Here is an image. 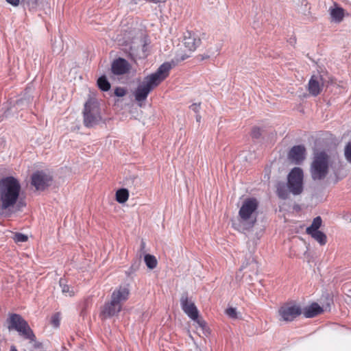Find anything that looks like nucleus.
<instances>
[{
  "label": "nucleus",
  "mask_w": 351,
  "mask_h": 351,
  "mask_svg": "<svg viewBox=\"0 0 351 351\" xmlns=\"http://www.w3.org/2000/svg\"><path fill=\"white\" fill-rule=\"evenodd\" d=\"M171 69V64L165 62L159 66L154 73L146 77L135 90V99L138 102L145 101L151 90L159 85L169 75Z\"/></svg>",
  "instance_id": "nucleus-1"
},
{
  "label": "nucleus",
  "mask_w": 351,
  "mask_h": 351,
  "mask_svg": "<svg viewBox=\"0 0 351 351\" xmlns=\"http://www.w3.org/2000/svg\"><path fill=\"white\" fill-rule=\"evenodd\" d=\"M52 180V178L50 175L42 171H38L34 173L32 176V184L38 191H44L48 187Z\"/></svg>",
  "instance_id": "nucleus-9"
},
{
  "label": "nucleus",
  "mask_w": 351,
  "mask_h": 351,
  "mask_svg": "<svg viewBox=\"0 0 351 351\" xmlns=\"http://www.w3.org/2000/svg\"><path fill=\"white\" fill-rule=\"evenodd\" d=\"M226 315L231 318L237 317V310L234 308L230 307L226 309Z\"/></svg>",
  "instance_id": "nucleus-31"
},
{
  "label": "nucleus",
  "mask_w": 351,
  "mask_h": 351,
  "mask_svg": "<svg viewBox=\"0 0 351 351\" xmlns=\"http://www.w3.org/2000/svg\"><path fill=\"white\" fill-rule=\"evenodd\" d=\"M10 351H17V350L14 347H13L11 348Z\"/></svg>",
  "instance_id": "nucleus-40"
},
{
  "label": "nucleus",
  "mask_w": 351,
  "mask_h": 351,
  "mask_svg": "<svg viewBox=\"0 0 351 351\" xmlns=\"http://www.w3.org/2000/svg\"><path fill=\"white\" fill-rule=\"evenodd\" d=\"M322 223V219L321 217L318 216L313 219V222L310 226L306 228V232L311 233L312 232L319 230Z\"/></svg>",
  "instance_id": "nucleus-22"
},
{
  "label": "nucleus",
  "mask_w": 351,
  "mask_h": 351,
  "mask_svg": "<svg viewBox=\"0 0 351 351\" xmlns=\"http://www.w3.org/2000/svg\"><path fill=\"white\" fill-rule=\"evenodd\" d=\"M307 234H309L315 241H317L321 245H325L327 242L326 235L319 230L314 231L311 233Z\"/></svg>",
  "instance_id": "nucleus-17"
},
{
  "label": "nucleus",
  "mask_w": 351,
  "mask_h": 351,
  "mask_svg": "<svg viewBox=\"0 0 351 351\" xmlns=\"http://www.w3.org/2000/svg\"><path fill=\"white\" fill-rule=\"evenodd\" d=\"M250 266H251L254 269H255V270H256V271H255V274H257V272H258V263H257L255 261H254V260H253V261L250 263Z\"/></svg>",
  "instance_id": "nucleus-37"
},
{
  "label": "nucleus",
  "mask_w": 351,
  "mask_h": 351,
  "mask_svg": "<svg viewBox=\"0 0 351 351\" xmlns=\"http://www.w3.org/2000/svg\"><path fill=\"white\" fill-rule=\"evenodd\" d=\"M141 248L142 249H144L145 247V243L143 241H141Z\"/></svg>",
  "instance_id": "nucleus-39"
},
{
  "label": "nucleus",
  "mask_w": 351,
  "mask_h": 351,
  "mask_svg": "<svg viewBox=\"0 0 351 351\" xmlns=\"http://www.w3.org/2000/svg\"><path fill=\"white\" fill-rule=\"evenodd\" d=\"M278 313L283 321L291 322L301 315L302 309L298 305L285 304L280 308Z\"/></svg>",
  "instance_id": "nucleus-10"
},
{
  "label": "nucleus",
  "mask_w": 351,
  "mask_h": 351,
  "mask_svg": "<svg viewBox=\"0 0 351 351\" xmlns=\"http://www.w3.org/2000/svg\"><path fill=\"white\" fill-rule=\"evenodd\" d=\"M345 158L348 162L351 163V142H349L344 149Z\"/></svg>",
  "instance_id": "nucleus-28"
},
{
  "label": "nucleus",
  "mask_w": 351,
  "mask_h": 351,
  "mask_svg": "<svg viewBox=\"0 0 351 351\" xmlns=\"http://www.w3.org/2000/svg\"><path fill=\"white\" fill-rule=\"evenodd\" d=\"M6 1L13 6H17L20 2L22 3V0H6Z\"/></svg>",
  "instance_id": "nucleus-36"
},
{
  "label": "nucleus",
  "mask_w": 351,
  "mask_h": 351,
  "mask_svg": "<svg viewBox=\"0 0 351 351\" xmlns=\"http://www.w3.org/2000/svg\"><path fill=\"white\" fill-rule=\"evenodd\" d=\"M130 69L129 62L124 58H119L115 59L111 64V71L117 75L127 73Z\"/></svg>",
  "instance_id": "nucleus-13"
},
{
  "label": "nucleus",
  "mask_w": 351,
  "mask_h": 351,
  "mask_svg": "<svg viewBox=\"0 0 351 351\" xmlns=\"http://www.w3.org/2000/svg\"><path fill=\"white\" fill-rule=\"evenodd\" d=\"M189 108L193 112H195V113L198 114L199 112V110H200V103H199V104H197V103L193 104L192 105L190 106Z\"/></svg>",
  "instance_id": "nucleus-33"
},
{
  "label": "nucleus",
  "mask_w": 351,
  "mask_h": 351,
  "mask_svg": "<svg viewBox=\"0 0 351 351\" xmlns=\"http://www.w3.org/2000/svg\"><path fill=\"white\" fill-rule=\"evenodd\" d=\"M114 94L117 97H123L126 94V90L123 88L117 87L114 90Z\"/></svg>",
  "instance_id": "nucleus-32"
},
{
  "label": "nucleus",
  "mask_w": 351,
  "mask_h": 351,
  "mask_svg": "<svg viewBox=\"0 0 351 351\" xmlns=\"http://www.w3.org/2000/svg\"><path fill=\"white\" fill-rule=\"evenodd\" d=\"M330 156L324 152L314 154L310 167V173L313 180H324L328 173Z\"/></svg>",
  "instance_id": "nucleus-5"
},
{
  "label": "nucleus",
  "mask_w": 351,
  "mask_h": 351,
  "mask_svg": "<svg viewBox=\"0 0 351 351\" xmlns=\"http://www.w3.org/2000/svg\"><path fill=\"white\" fill-rule=\"evenodd\" d=\"M330 15L332 19L337 23L341 22L344 16V10L341 8H335L331 10Z\"/></svg>",
  "instance_id": "nucleus-20"
},
{
  "label": "nucleus",
  "mask_w": 351,
  "mask_h": 351,
  "mask_svg": "<svg viewBox=\"0 0 351 351\" xmlns=\"http://www.w3.org/2000/svg\"><path fill=\"white\" fill-rule=\"evenodd\" d=\"M219 53V49L217 48L215 51H210L208 50L206 53H204L203 54L199 55V58L201 60H204L210 58L213 56H215V55H217Z\"/></svg>",
  "instance_id": "nucleus-26"
},
{
  "label": "nucleus",
  "mask_w": 351,
  "mask_h": 351,
  "mask_svg": "<svg viewBox=\"0 0 351 351\" xmlns=\"http://www.w3.org/2000/svg\"><path fill=\"white\" fill-rule=\"evenodd\" d=\"M201 118L202 117L199 113L196 114L195 119L197 122H200Z\"/></svg>",
  "instance_id": "nucleus-38"
},
{
  "label": "nucleus",
  "mask_w": 351,
  "mask_h": 351,
  "mask_svg": "<svg viewBox=\"0 0 351 351\" xmlns=\"http://www.w3.org/2000/svg\"><path fill=\"white\" fill-rule=\"evenodd\" d=\"M303 171L300 167L291 169L287 177V187L293 195H300L303 191Z\"/></svg>",
  "instance_id": "nucleus-8"
},
{
  "label": "nucleus",
  "mask_w": 351,
  "mask_h": 351,
  "mask_svg": "<svg viewBox=\"0 0 351 351\" xmlns=\"http://www.w3.org/2000/svg\"><path fill=\"white\" fill-rule=\"evenodd\" d=\"M322 311V308L317 303H313L304 309L303 314L305 317L311 318L320 314Z\"/></svg>",
  "instance_id": "nucleus-16"
},
{
  "label": "nucleus",
  "mask_w": 351,
  "mask_h": 351,
  "mask_svg": "<svg viewBox=\"0 0 351 351\" xmlns=\"http://www.w3.org/2000/svg\"><path fill=\"white\" fill-rule=\"evenodd\" d=\"M289 158L295 164H300L306 156V148L304 145H295L288 154Z\"/></svg>",
  "instance_id": "nucleus-12"
},
{
  "label": "nucleus",
  "mask_w": 351,
  "mask_h": 351,
  "mask_svg": "<svg viewBox=\"0 0 351 351\" xmlns=\"http://www.w3.org/2000/svg\"><path fill=\"white\" fill-rule=\"evenodd\" d=\"M323 87V79L321 76L313 75L308 82V90L313 96L318 95Z\"/></svg>",
  "instance_id": "nucleus-15"
},
{
  "label": "nucleus",
  "mask_w": 351,
  "mask_h": 351,
  "mask_svg": "<svg viewBox=\"0 0 351 351\" xmlns=\"http://www.w3.org/2000/svg\"><path fill=\"white\" fill-rule=\"evenodd\" d=\"M251 136L253 138H259L261 136V130L258 127H254L252 130Z\"/></svg>",
  "instance_id": "nucleus-30"
},
{
  "label": "nucleus",
  "mask_w": 351,
  "mask_h": 351,
  "mask_svg": "<svg viewBox=\"0 0 351 351\" xmlns=\"http://www.w3.org/2000/svg\"><path fill=\"white\" fill-rule=\"evenodd\" d=\"M83 117L84 124L87 128L93 127L99 123L101 117L99 104L96 101L90 99L85 103Z\"/></svg>",
  "instance_id": "nucleus-7"
},
{
  "label": "nucleus",
  "mask_w": 351,
  "mask_h": 351,
  "mask_svg": "<svg viewBox=\"0 0 351 351\" xmlns=\"http://www.w3.org/2000/svg\"><path fill=\"white\" fill-rule=\"evenodd\" d=\"M21 189L19 182L12 176L5 177L0 180V202L2 210H8L16 204Z\"/></svg>",
  "instance_id": "nucleus-2"
},
{
  "label": "nucleus",
  "mask_w": 351,
  "mask_h": 351,
  "mask_svg": "<svg viewBox=\"0 0 351 351\" xmlns=\"http://www.w3.org/2000/svg\"><path fill=\"white\" fill-rule=\"evenodd\" d=\"M42 2L43 0H22L23 6L28 8L30 11L36 10Z\"/></svg>",
  "instance_id": "nucleus-19"
},
{
  "label": "nucleus",
  "mask_w": 351,
  "mask_h": 351,
  "mask_svg": "<svg viewBox=\"0 0 351 351\" xmlns=\"http://www.w3.org/2000/svg\"><path fill=\"white\" fill-rule=\"evenodd\" d=\"M60 321V318L59 313H56V314L53 315V316L51 317V323L54 327L57 328L59 326Z\"/></svg>",
  "instance_id": "nucleus-29"
},
{
  "label": "nucleus",
  "mask_w": 351,
  "mask_h": 351,
  "mask_svg": "<svg viewBox=\"0 0 351 351\" xmlns=\"http://www.w3.org/2000/svg\"><path fill=\"white\" fill-rule=\"evenodd\" d=\"M7 322L9 330H14L24 339H29L31 341H35L36 337L33 330L21 315L16 313L10 314Z\"/></svg>",
  "instance_id": "nucleus-6"
},
{
  "label": "nucleus",
  "mask_w": 351,
  "mask_h": 351,
  "mask_svg": "<svg viewBox=\"0 0 351 351\" xmlns=\"http://www.w3.org/2000/svg\"><path fill=\"white\" fill-rule=\"evenodd\" d=\"M180 305L182 311L192 320H196L199 316L198 310L194 302L189 299L187 293H183L180 298Z\"/></svg>",
  "instance_id": "nucleus-11"
},
{
  "label": "nucleus",
  "mask_w": 351,
  "mask_h": 351,
  "mask_svg": "<svg viewBox=\"0 0 351 351\" xmlns=\"http://www.w3.org/2000/svg\"><path fill=\"white\" fill-rule=\"evenodd\" d=\"M13 239L16 243H23L27 241L28 237L22 233H16Z\"/></svg>",
  "instance_id": "nucleus-27"
},
{
  "label": "nucleus",
  "mask_w": 351,
  "mask_h": 351,
  "mask_svg": "<svg viewBox=\"0 0 351 351\" xmlns=\"http://www.w3.org/2000/svg\"><path fill=\"white\" fill-rule=\"evenodd\" d=\"M129 191L126 189H120L116 192V200L120 204H123L128 199Z\"/></svg>",
  "instance_id": "nucleus-18"
},
{
  "label": "nucleus",
  "mask_w": 351,
  "mask_h": 351,
  "mask_svg": "<svg viewBox=\"0 0 351 351\" xmlns=\"http://www.w3.org/2000/svg\"><path fill=\"white\" fill-rule=\"evenodd\" d=\"M144 261H145V263L147 267L150 269H153L156 268L157 266V263H158L157 260H156V257L153 255L146 254L144 256Z\"/></svg>",
  "instance_id": "nucleus-25"
},
{
  "label": "nucleus",
  "mask_w": 351,
  "mask_h": 351,
  "mask_svg": "<svg viewBox=\"0 0 351 351\" xmlns=\"http://www.w3.org/2000/svg\"><path fill=\"white\" fill-rule=\"evenodd\" d=\"M201 43V40L191 32H186L184 36L183 44L189 52L194 51Z\"/></svg>",
  "instance_id": "nucleus-14"
},
{
  "label": "nucleus",
  "mask_w": 351,
  "mask_h": 351,
  "mask_svg": "<svg viewBox=\"0 0 351 351\" xmlns=\"http://www.w3.org/2000/svg\"><path fill=\"white\" fill-rule=\"evenodd\" d=\"M194 321L196 322L199 326L201 327L202 329H204V328L206 327V324L203 319H199L197 317V319Z\"/></svg>",
  "instance_id": "nucleus-35"
},
{
  "label": "nucleus",
  "mask_w": 351,
  "mask_h": 351,
  "mask_svg": "<svg viewBox=\"0 0 351 351\" xmlns=\"http://www.w3.org/2000/svg\"><path fill=\"white\" fill-rule=\"evenodd\" d=\"M258 202L256 198L245 199L239 211V226L242 230L252 228L256 222Z\"/></svg>",
  "instance_id": "nucleus-3"
},
{
  "label": "nucleus",
  "mask_w": 351,
  "mask_h": 351,
  "mask_svg": "<svg viewBox=\"0 0 351 351\" xmlns=\"http://www.w3.org/2000/svg\"><path fill=\"white\" fill-rule=\"evenodd\" d=\"M98 87L103 91H108L110 88V84L105 75H102L97 80Z\"/></svg>",
  "instance_id": "nucleus-24"
},
{
  "label": "nucleus",
  "mask_w": 351,
  "mask_h": 351,
  "mask_svg": "<svg viewBox=\"0 0 351 351\" xmlns=\"http://www.w3.org/2000/svg\"><path fill=\"white\" fill-rule=\"evenodd\" d=\"M277 195L282 199H286L288 197V191L285 183L279 182L277 184Z\"/></svg>",
  "instance_id": "nucleus-23"
},
{
  "label": "nucleus",
  "mask_w": 351,
  "mask_h": 351,
  "mask_svg": "<svg viewBox=\"0 0 351 351\" xmlns=\"http://www.w3.org/2000/svg\"><path fill=\"white\" fill-rule=\"evenodd\" d=\"M66 280L63 278H60L59 281L62 293L70 297L73 296L75 295V291L73 288L70 287L68 285H66Z\"/></svg>",
  "instance_id": "nucleus-21"
},
{
  "label": "nucleus",
  "mask_w": 351,
  "mask_h": 351,
  "mask_svg": "<svg viewBox=\"0 0 351 351\" xmlns=\"http://www.w3.org/2000/svg\"><path fill=\"white\" fill-rule=\"evenodd\" d=\"M190 56L189 54H186V53H184V54H177L176 55V60L177 61H182V60H186L187 58H189Z\"/></svg>",
  "instance_id": "nucleus-34"
},
{
  "label": "nucleus",
  "mask_w": 351,
  "mask_h": 351,
  "mask_svg": "<svg viewBox=\"0 0 351 351\" xmlns=\"http://www.w3.org/2000/svg\"><path fill=\"white\" fill-rule=\"evenodd\" d=\"M130 291L128 287H119L115 289L111 295V300L106 302L101 312V316L106 319L117 315L122 308V302L128 298Z\"/></svg>",
  "instance_id": "nucleus-4"
}]
</instances>
